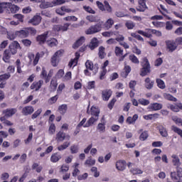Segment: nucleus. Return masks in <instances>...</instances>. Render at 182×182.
I'll return each instance as SVG.
<instances>
[{
    "label": "nucleus",
    "instance_id": "nucleus-35",
    "mask_svg": "<svg viewBox=\"0 0 182 182\" xmlns=\"http://www.w3.org/2000/svg\"><path fill=\"white\" fill-rule=\"evenodd\" d=\"M99 58H100V59H104L105 56H106V53H105V47L103 46H100L99 48Z\"/></svg>",
    "mask_w": 182,
    "mask_h": 182
},
{
    "label": "nucleus",
    "instance_id": "nucleus-2",
    "mask_svg": "<svg viewBox=\"0 0 182 182\" xmlns=\"http://www.w3.org/2000/svg\"><path fill=\"white\" fill-rule=\"evenodd\" d=\"M171 159L173 166L176 167L178 177H182V168L180 167V166H181V162H180V158H178V156L176 154H172Z\"/></svg>",
    "mask_w": 182,
    "mask_h": 182
},
{
    "label": "nucleus",
    "instance_id": "nucleus-32",
    "mask_svg": "<svg viewBox=\"0 0 182 182\" xmlns=\"http://www.w3.org/2000/svg\"><path fill=\"white\" fill-rule=\"evenodd\" d=\"M164 97L166 99V100H170L171 102H177V98L174 97L173 95L170 94H164Z\"/></svg>",
    "mask_w": 182,
    "mask_h": 182
},
{
    "label": "nucleus",
    "instance_id": "nucleus-14",
    "mask_svg": "<svg viewBox=\"0 0 182 182\" xmlns=\"http://www.w3.org/2000/svg\"><path fill=\"white\" fill-rule=\"evenodd\" d=\"M16 112H18L16 108H11L4 110L3 113L5 114L6 117H11V116H14Z\"/></svg>",
    "mask_w": 182,
    "mask_h": 182
},
{
    "label": "nucleus",
    "instance_id": "nucleus-21",
    "mask_svg": "<svg viewBox=\"0 0 182 182\" xmlns=\"http://www.w3.org/2000/svg\"><path fill=\"white\" fill-rule=\"evenodd\" d=\"M97 120H99V117L97 116L92 117L88 119L87 123L84 125V127H90V126H92V124H93V123H95V122H97Z\"/></svg>",
    "mask_w": 182,
    "mask_h": 182
},
{
    "label": "nucleus",
    "instance_id": "nucleus-23",
    "mask_svg": "<svg viewBox=\"0 0 182 182\" xmlns=\"http://www.w3.org/2000/svg\"><path fill=\"white\" fill-rule=\"evenodd\" d=\"M149 107L151 109V110L157 111V110H161L163 109V105L160 103H152L149 105Z\"/></svg>",
    "mask_w": 182,
    "mask_h": 182
},
{
    "label": "nucleus",
    "instance_id": "nucleus-40",
    "mask_svg": "<svg viewBox=\"0 0 182 182\" xmlns=\"http://www.w3.org/2000/svg\"><path fill=\"white\" fill-rule=\"evenodd\" d=\"M87 21H89V22H100L99 18L95 16H87L86 17Z\"/></svg>",
    "mask_w": 182,
    "mask_h": 182
},
{
    "label": "nucleus",
    "instance_id": "nucleus-33",
    "mask_svg": "<svg viewBox=\"0 0 182 182\" xmlns=\"http://www.w3.org/2000/svg\"><path fill=\"white\" fill-rule=\"evenodd\" d=\"M58 110L60 114H65L68 111V105H62L58 107Z\"/></svg>",
    "mask_w": 182,
    "mask_h": 182
},
{
    "label": "nucleus",
    "instance_id": "nucleus-48",
    "mask_svg": "<svg viewBox=\"0 0 182 182\" xmlns=\"http://www.w3.org/2000/svg\"><path fill=\"white\" fill-rule=\"evenodd\" d=\"M125 26L127 28V29H133V28L136 26V24L133 21H127L125 23Z\"/></svg>",
    "mask_w": 182,
    "mask_h": 182
},
{
    "label": "nucleus",
    "instance_id": "nucleus-44",
    "mask_svg": "<svg viewBox=\"0 0 182 182\" xmlns=\"http://www.w3.org/2000/svg\"><path fill=\"white\" fill-rule=\"evenodd\" d=\"M149 137V134L146 131L142 132L141 135L139 136V139L142 141H144V140H147V138Z\"/></svg>",
    "mask_w": 182,
    "mask_h": 182
},
{
    "label": "nucleus",
    "instance_id": "nucleus-63",
    "mask_svg": "<svg viewBox=\"0 0 182 182\" xmlns=\"http://www.w3.org/2000/svg\"><path fill=\"white\" fill-rule=\"evenodd\" d=\"M89 175L87 174V173H85L82 175H80L77 176V180L82 181V180H86V178H87V176Z\"/></svg>",
    "mask_w": 182,
    "mask_h": 182
},
{
    "label": "nucleus",
    "instance_id": "nucleus-15",
    "mask_svg": "<svg viewBox=\"0 0 182 182\" xmlns=\"http://www.w3.org/2000/svg\"><path fill=\"white\" fill-rule=\"evenodd\" d=\"M102 25L104 26V29L109 31V29H110V28H112V26L114 25V21L113 20V18H109L105 23L103 22Z\"/></svg>",
    "mask_w": 182,
    "mask_h": 182
},
{
    "label": "nucleus",
    "instance_id": "nucleus-11",
    "mask_svg": "<svg viewBox=\"0 0 182 182\" xmlns=\"http://www.w3.org/2000/svg\"><path fill=\"white\" fill-rule=\"evenodd\" d=\"M116 168L118 169L119 171H124V170H126V161L119 160L117 161Z\"/></svg>",
    "mask_w": 182,
    "mask_h": 182
},
{
    "label": "nucleus",
    "instance_id": "nucleus-54",
    "mask_svg": "<svg viewBox=\"0 0 182 182\" xmlns=\"http://www.w3.org/2000/svg\"><path fill=\"white\" fill-rule=\"evenodd\" d=\"M10 11L12 14H16V12H18V11H19V6H18L16 5H13L10 8Z\"/></svg>",
    "mask_w": 182,
    "mask_h": 182
},
{
    "label": "nucleus",
    "instance_id": "nucleus-27",
    "mask_svg": "<svg viewBox=\"0 0 182 182\" xmlns=\"http://www.w3.org/2000/svg\"><path fill=\"white\" fill-rule=\"evenodd\" d=\"M159 132L161 136H162V137H167L168 136V134L167 133V129L163 127L162 125H160L158 127Z\"/></svg>",
    "mask_w": 182,
    "mask_h": 182
},
{
    "label": "nucleus",
    "instance_id": "nucleus-18",
    "mask_svg": "<svg viewBox=\"0 0 182 182\" xmlns=\"http://www.w3.org/2000/svg\"><path fill=\"white\" fill-rule=\"evenodd\" d=\"M12 55L14 54H12V52H11L9 49L5 50L3 54V60L5 61L6 63H8Z\"/></svg>",
    "mask_w": 182,
    "mask_h": 182
},
{
    "label": "nucleus",
    "instance_id": "nucleus-26",
    "mask_svg": "<svg viewBox=\"0 0 182 182\" xmlns=\"http://www.w3.org/2000/svg\"><path fill=\"white\" fill-rule=\"evenodd\" d=\"M85 42V37L82 36L80 38V39H78L75 44L73 46V48L74 49H77V48H79V46H81V45H83Z\"/></svg>",
    "mask_w": 182,
    "mask_h": 182
},
{
    "label": "nucleus",
    "instance_id": "nucleus-29",
    "mask_svg": "<svg viewBox=\"0 0 182 182\" xmlns=\"http://www.w3.org/2000/svg\"><path fill=\"white\" fill-rule=\"evenodd\" d=\"M104 8H105V11H107L108 14H112L113 9L112 8V6L109 4V1H104Z\"/></svg>",
    "mask_w": 182,
    "mask_h": 182
},
{
    "label": "nucleus",
    "instance_id": "nucleus-4",
    "mask_svg": "<svg viewBox=\"0 0 182 182\" xmlns=\"http://www.w3.org/2000/svg\"><path fill=\"white\" fill-rule=\"evenodd\" d=\"M139 35H142V36H145V38H151V34L156 35V36H161V32L155 29H149V33H146L141 30H139L136 31Z\"/></svg>",
    "mask_w": 182,
    "mask_h": 182
},
{
    "label": "nucleus",
    "instance_id": "nucleus-64",
    "mask_svg": "<svg viewBox=\"0 0 182 182\" xmlns=\"http://www.w3.org/2000/svg\"><path fill=\"white\" fill-rule=\"evenodd\" d=\"M95 81H91L88 82V85L87 86V88L90 90V89H95Z\"/></svg>",
    "mask_w": 182,
    "mask_h": 182
},
{
    "label": "nucleus",
    "instance_id": "nucleus-57",
    "mask_svg": "<svg viewBox=\"0 0 182 182\" xmlns=\"http://www.w3.org/2000/svg\"><path fill=\"white\" fill-rule=\"evenodd\" d=\"M69 26H70V23H66L63 26H60V30L65 32L69 29Z\"/></svg>",
    "mask_w": 182,
    "mask_h": 182
},
{
    "label": "nucleus",
    "instance_id": "nucleus-16",
    "mask_svg": "<svg viewBox=\"0 0 182 182\" xmlns=\"http://www.w3.org/2000/svg\"><path fill=\"white\" fill-rule=\"evenodd\" d=\"M16 36H18V38H28L29 36V31H28L27 29L18 31H16Z\"/></svg>",
    "mask_w": 182,
    "mask_h": 182
},
{
    "label": "nucleus",
    "instance_id": "nucleus-22",
    "mask_svg": "<svg viewBox=\"0 0 182 182\" xmlns=\"http://www.w3.org/2000/svg\"><path fill=\"white\" fill-rule=\"evenodd\" d=\"M79 58H80V54L79 53H75V58L73 60H71L68 64L69 68H72V66H76L77 65V60H79Z\"/></svg>",
    "mask_w": 182,
    "mask_h": 182
},
{
    "label": "nucleus",
    "instance_id": "nucleus-12",
    "mask_svg": "<svg viewBox=\"0 0 182 182\" xmlns=\"http://www.w3.org/2000/svg\"><path fill=\"white\" fill-rule=\"evenodd\" d=\"M154 86V81L151 80L150 77H146L144 80V87L146 89H148V90H151V89H153V87Z\"/></svg>",
    "mask_w": 182,
    "mask_h": 182
},
{
    "label": "nucleus",
    "instance_id": "nucleus-19",
    "mask_svg": "<svg viewBox=\"0 0 182 182\" xmlns=\"http://www.w3.org/2000/svg\"><path fill=\"white\" fill-rule=\"evenodd\" d=\"M111 96H112V90H103L102 92V97L103 100H105V101L109 100Z\"/></svg>",
    "mask_w": 182,
    "mask_h": 182
},
{
    "label": "nucleus",
    "instance_id": "nucleus-55",
    "mask_svg": "<svg viewBox=\"0 0 182 182\" xmlns=\"http://www.w3.org/2000/svg\"><path fill=\"white\" fill-rule=\"evenodd\" d=\"M65 4L63 0H53V6H58L59 5H63Z\"/></svg>",
    "mask_w": 182,
    "mask_h": 182
},
{
    "label": "nucleus",
    "instance_id": "nucleus-53",
    "mask_svg": "<svg viewBox=\"0 0 182 182\" xmlns=\"http://www.w3.org/2000/svg\"><path fill=\"white\" fill-rule=\"evenodd\" d=\"M42 113V109H38L37 111L35 112L31 116V119H35L39 114Z\"/></svg>",
    "mask_w": 182,
    "mask_h": 182
},
{
    "label": "nucleus",
    "instance_id": "nucleus-36",
    "mask_svg": "<svg viewBox=\"0 0 182 182\" xmlns=\"http://www.w3.org/2000/svg\"><path fill=\"white\" fill-rule=\"evenodd\" d=\"M156 83H157V86L160 88V89H166V84H164V81H163V80L161 79H156Z\"/></svg>",
    "mask_w": 182,
    "mask_h": 182
},
{
    "label": "nucleus",
    "instance_id": "nucleus-31",
    "mask_svg": "<svg viewBox=\"0 0 182 182\" xmlns=\"http://www.w3.org/2000/svg\"><path fill=\"white\" fill-rule=\"evenodd\" d=\"M9 5H11L10 3L0 2V14H4V11H5V9H6V8H8V6H9Z\"/></svg>",
    "mask_w": 182,
    "mask_h": 182
},
{
    "label": "nucleus",
    "instance_id": "nucleus-5",
    "mask_svg": "<svg viewBox=\"0 0 182 182\" xmlns=\"http://www.w3.org/2000/svg\"><path fill=\"white\" fill-rule=\"evenodd\" d=\"M63 50H60L55 52V53L53 55L51 58V63L53 66H57L58 63H59V58L63 55Z\"/></svg>",
    "mask_w": 182,
    "mask_h": 182
},
{
    "label": "nucleus",
    "instance_id": "nucleus-38",
    "mask_svg": "<svg viewBox=\"0 0 182 182\" xmlns=\"http://www.w3.org/2000/svg\"><path fill=\"white\" fill-rule=\"evenodd\" d=\"M61 157L58 154H54L51 156L50 160L53 163H57L60 160Z\"/></svg>",
    "mask_w": 182,
    "mask_h": 182
},
{
    "label": "nucleus",
    "instance_id": "nucleus-13",
    "mask_svg": "<svg viewBox=\"0 0 182 182\" xmlns=\"http://www.w3.org/2000/svg\"><path fill=\"white\" fill-rule=\"evenodd\" d=\"M35 112L33 107L32 106H27L23 108L22 113L24 116H28L29 114H32L33 112Z\"/></svg>",
    "mask_w": 182,
    "mask_h": 182
},
{
    "label": "nucleus",
    "instance_id": "nucleus-6",
    "mask_svg": "<svg viewBox=\"0 0 182 182\" xmlns=\"http://www.w3.org/2000/svg\"><path fill=\"white\" fill-rule=\"evenodd\" d=\"M50 35H52V32L46 31L37 37V41L39 42L40 45H43L46 42V39L49 38Z\"/></svg>",
    "mask_w": 182,
    "mask_h": 182
},
{
    "label": "nucleus",
    "instance_id": "nucleus-25",
    "mask_svg": "<svg viewBox=\"0 0 182 182\" xmlns=\"http://www.w3.org/2000/svg\"><path fill=\"white\" fill-rule=\"evenodd\" d=\"M46 43L48 45V46H49L50 48H53V46H58V40H56V38H52L50 40H48L46 41Z\"/></svg>",
    "mask_w": 182,
    "mask_h": 182
},
{
    "label": "nucleus",
    "instance_id": "nucleus-7",
    "mask_svg": "<svg viewBox=\"0 0 182 182\" xmlns=\"http://www.w3.org/2000/svg\"><path fill=\"white\" fill-rule=\"evenodd\" d=\"M66 139L67 140H70V135H66V134L62 131H60L57 134H56V138L55 139L57 141H63Z\"/></svg>",
    "mask_w": 182,
    "mask_h": 182
},
{
    "label": "nucleus",
    "instance_id": "nucleus-10",
    "mask_svg": "<svg viewBox=\"0 0 182 182\" xmlns=\"http://www.w3.org/2000/svg\"><path fill=\"white\" fill-rule=\"evenodd\" d=\"M42 17L38 14L34 16L31 19L29 20L28 23H32L34 26H36L41 23Z\"/></svg>",
    "mask_w": 182,
    "mask_h": 182
},
{
    "label": "nucleus",
    "instance_id": "nucleus-42",
    "mask_svg": "<svg viewBox=\"0 0 182 182\" xmlns=\"http://www.w3.org/2000/svg\"><path fill=\"white\" fill-rule=\"evenodd\" d=\"M99 113L100 112L97 108L93 106L91 107V114L92 116H97V117H99Z\"/></svg>",
    "mask_w": 182,
    "mask_h": 182
},
{
    "label": "nucleus",
    "instance_id": "nucleus-1",
    "mask_svg": "<svg viewBox=\"0 0 182 182\" xmlns=\"http://www.w3.org/2000/svg\"><path fill=\"white\" fill-rule=\"evenodd\" d=\"M103 28V21H100L98 23L91 26L86 31V35H93L95 33H97L98 32H100L102 31V28Z\"/></svg>",
    "mask_w": 182,
    "mask_h": 182
},
{
    "label": "nucleus",
    "instance_id": "nucleus-41",
    "mask_svg": "<svg viewBox=\"0 0 182 182\" xmlns=\"http://www.w3.org/2000/svg\"><path fill=\"white\" fill-rule=\"evenodd\" d=\"M64 21H66L67 22H70V21L73 22H77V18L75 16H69L64 18Z\"/></svg>",
    "mask_w": 182,
    "mask_h": 182
},
{
    "label": "nucleus",
    "instance_id": "nucleus-30",
    "mask_svg": "<svg viewBox=\"0 0 182 182\" xmlns=\"http://www.w3.org/2000/svg\"><path fill=\"white\" fill-rule=\"evenodd\" d=\"M84 164L85 166H87L88 167L95 166V164H96V160L92 159V157H89L88 159L85 161Z\"/></svg>",
    "mask_w": 182,
    "mask_h": 182
},
{
    "label": "nucleus",
    "instance_id": "nucleus-62",
    "mask_svg": "<svg viewBox=\"0 0 182 182\" xmlns=\"http://www.w3.org/2000/svg\"><path fill=\"white\" fill-rule=\"evenodd\" d=\"M97 7L99 8V9H100V11H105V5H103V3L97 1L96 2Z\"/></svg>",
    "mask_w": 182,
    "mask_h": 182
},
{
    "label": "nucleus",
    "instance_id": "nucleus-24",
    "mask_svg": "<svg viewBox=\"0 0 182 182\" xmlns=\"http://www.w3.org/2000/svg\"><path fill=\"white\" fill-rule=\"evenodd\" d=\"M97 46H99V41H97V38H92L89 45V48L91 50H93L95 48H97Z\"/></svg>",
    "mask_w": 182,
    "mask_h": 182
},
{
    "label": "nucleus",
    "instance_id": "nucleus-51",
    "mask_svg": "<svg viewBox=\"0 0 182 182\" xmlns=\"http://www.w3.org/2000/svg\"><path fill=\"white\" fill-rule=\"evenodd\" d=\"M14 18L18 19L17 22H23L24 16L22 14H15Z\"/></svg>",
    "mask_w": 182,
    "mask_h": 182
},
{
    "label": "nucleus",
    "instance_id": "nucleus-28",
    "mask_svg": "<svg viewBox=\"0 0 182 182\" xmlns=\"http://www.w3.org/2000/svg\"><path fill=\"white\" fill-rule=\"evenodd\" d=\"M124 73H122L121 75L122 77H127L130 72H132V68L129 65H127L124 68Z\"/></svg>",
    "mask_w": 182,
    "mask_h": 182
},
{
    "label": "nucleus",
    "instance_id": "nucleus-49",
    "mask_svg": "<svg viewBox=\"0 0 182 182\" xmlns=\"http://www.w3.org/2000/svg\"><path fill=\"white\" fill-rule=\"evenodd\" d=\"M172 120L175 122L176 124H178L179 126H182V119L181 118H178L177 117H172Z\"/></svg>",
    "mask_w": 182,
    "mask_h": 182
},
{
    "label": "nucleus",
    "instance_id": "nucleus-50",
    "mask_svg": "<svg viewBox=\"0 0 182 182\" xmlns=\"http://www.w3.org/2000/svg\"><path fill=\"white\" fill-rule=\"evenodd\" d=\"M115 55L116 56H122L123 55V50L120 47H115Z\"/></svg>",
    "mask_w": 182,
    "mask_h": 182
},
{
    "label": "nucleus",
    "instance_id": "nucleus-47",
    "mask_svg": "<svg viewBox=\"0 0 182 182\" xmlns=\"http://www.w3.org/2000/svg\"><path fill=\"white\" fill-rule=\"evenodd\" d=\"M83 9H85V11H86V12H88V14H96V11H95V10L92 9V8L89 6H84Z\"/></svg>",
    "mask_w": 182,
    "mask_h": 182
},
{
    "label": "nucleus",
    "instance_id": "nucleus-56",
    "mask_svg": "<svg viewBox=\"0 0 182 182\" xmlns=\"http://www.w3.org/2000/svg\"><path fill=\"white\" fill-rule=\"evenodd\" d=\"M61 173H66V171H69V165L63 164L60 168Z\"/></svg>",
    "mask_w": 182,
    "mask_h": 182
},
{
    "label": "nucleus",
    "instance_id": "nucleus-59",
    "mask_svg": "<svg viewBox=\"0 0 182 182\" xmlns=\"http://www.w3.org/2000/svg\"><path fill=\"white\" fill-rule=\"evenodd\" d=\"M171 178H172V180H178V175L177 173V170H176V172L173 171L171 173Z\"/></svg>",
    "mask_w": 182,
    "mask_h": 182
},
{
    "label": "nucleus",
    "instance_id": "nucleus-43",
    "mask_svg": "<svg viewBox=\"0 0 182 182\" xmlns=\"http://www.w3.org/2000/svg\"><path fill=\"white\" fill-rule=\"evenodd\" d=\"M85 68L89 70H93V63L89 60L85 62Z\"/></svg>",
    "mask_w": 182,
    "mask_h": 182
},
{
    "label": "nucleus",
    "instance_id": "nucleus-61",
    "mask_svg": "<svg viewBox=\"0 0 182 182\" xmlns=\"http://www.w3.org/2000/svg\"><path fill=\"white\" fill-rule=\"evenodd\" d=\"M21 42L23 45H24V46H31V45L32 44V41L28 39L22 40Z\"/></svg>",
    "mask_w": 182,
    "mask_h": 182
},
{
    "label": "nucleus",
    "instance_id": "nucleus-9",
    "mask_svg": "<svg viewBox=\"0 0 182 182\" xmlns=\"http://www.w3.org/2000/svg\"><path fill=\"white\" fill-rule=\"evenodd\" d=\"M20 48L19 43L14 41L9 45V50L11 52L12 55H15L18 52L17 49Z\"/></svg>",
    "mask_w": 182,
    "mask_h": 182
},
{
    "label": "nucleus",
    "instance_id": "nucleus-45",
    "mask_svg": "<svg viewBox=\"0 0 182 182\" xmlns=\"http://www.w3.org/2000/svg\"><path fill=\"white\" fill-rule=\"evenodd\" d=\"M129 60L132 62V63H136V64L140 63V61H139V59L134 55H129Z\"/></svg>",
    "mask_w": 182,
    "mask_h": 182
},
{
    "label": "nucleus",
    "instance_id": "nucleus-3",
    "mask_svg": "<svg viewBox=\"0 0 182 182\" xmlns=\"http://www.w3.org/2000/svg\"><path fill=\"white\" fill-rule=\"evenodd\" d=\"M142 68L141 69L140 76L144 77L147 76L151 70H150V63L147 58H144L141 63Z\"/></svg>",
    "mask_w": 182,
    "mask_h": 182
},
{
    "label": "nucleus",
    "instance_id": "nucleus-58",
    "mask_svg": "<svg viewBox=\"0 0 182 182\" xmlns=\"http://www.w3.org/2000/svg\"><path fill=\"white\" fill-rule=\"evenodd\" d=\"M139 102L141 105H143V106H147V105H150V101H149L148 100H144V99H140L139 100Z\"/></svg>",
    "mask_w": 182,
    "mask_h": 182
},
{
    "label": "nucleus",
    "instance_id": "nucleus-20",
    "mask_svg": "<svg viewBox=\"0 0 182 182\" xmlns=\"http://www.w3.org/2000/svg\"><path fill=\"white\" fill-rule=\"evenodd\" d=\"M45 0H43V1H41V4H40V8L41 9H46L48 8H53V1H44Z\"/></svg>",
    "mask_w": 182,
    "mask_h": 182
},
{
    "label": "nucleus",
    "instance_id": "nucleus-39",
    "mask_svg": "<svg viewBox=\"0 0 182 182\" xmlns=\"http://www.w3.org/2000/svg\"><path fill=\"white\" fill-rule=\"evenodd\" d=\"M130 173H132V174H133V176H136L137 174H143V171H141V169H139V168H131Z\"/></svg>",
    "mask_w": 182,
    "mask_h": 182
},
{
    "label": "nucleus",
    "instance_id": "nucleus-8",
    "mask_svg": "<svg viewBox=\"0 0 182 182\" xmlns=\"http://www.w3.org/2000/svg\"><path fill=\"white\" fill-rule=\"evenodd\" d=\"M166 45L168 52H174L177 49V45H176V42L173 41H166Z\"/></svg>",
    "mask_w": 182,
    "mask_h": 182
},
{
    "label": "nucleus",
    "instance_id": "nucleus-52",
    "mask_svg": "<svg viewBox=\"0 0 182 182\" xmlns=\"http://www.w3.org/2000/svg\"><path fill=\"white\" fill-rule=\"evenodd\" d=\"M55 132H56V126L55 124H51L49 127V133L50 134H55Z\"/></svg>",
    "mask_w": 182,
    "mask_h": 182
},
{
    "label": "nucleus",
    "instance_id": "nucleus-37",
    "mask_svg": "<svg viewBox=\"0 0 182 182\" xmlns=\"http://www.w3.org/2000/svg\"><path fill=\"white\" fill-rule=\"evenodd\" d=\"M171 130H173V132H174V133H177V134L181 136V137L182 138V130H181V129L173 125L171 127Z\"/></svg>",
    "mask_w": 182,
    "mask_h": 182
},
{
    "label": "nucleus",
    "instance_id": "nucleus-60",
    "mask_svg": "<svg viewBox=\"0 0 182 182\" xmlns=\"http://www.w3.org/2000/svg\"><path fill=\"white\" fill-rule=\"evenodd\" d=\"M59 98L58 95H55L54 97H52L50 100H49V103H50V105H53V103H56V102L58 101V99Z\"/></svg>",
    "mask_w": 182,
    "mask_h": 182
},
{
    "label": "nucleus",
    "instance_id": "nucleus-17",
    "mask_svg": "<svg viewBox=\"0 0 182 182\" xmlns=\"http://www.w3.org/2000/svg\"><path fill=\"white\" fill-rule=\"evenodd\" d=\"M42 85H43V80H40L38 82H35L31 85V89H36V92H38L41 87H42Z\"/></svg>",
    "mask_w": 182,
    "mask_h": 182
},
{
    "label": "nucleus",
    "instance_id": "nucleus-34",
    "mask_svg": "<svg viewBox=\"0 0 182 182\" xmlns=\"http://www.w3.org/2000/svg\"><path fill=\"white\" fill-rule=\"evenodd\" d=\"M70 146V142H64L63 144L58 147V150H59V151H62L63 150H65V149H68V147H69Z\"/></svg>",
    "mask_w": 182,
    "mask_h": 182
},
{
    "label": "nucleus",
    "instance_id": "nucleus-46",
    "mask_svg": "<svg viewBox=\"0 0 182 182\" xmlns=\"http://www.w3.org/2000/svg\"><path fill=\"white\" fill-rule=\"evenodd\" d=\"M11 77V74L6 73L0 75V82H2V80H8Z\"/></svg>",
    "mask_w": 182,
    "mask_h": 182
}]
</instances>
